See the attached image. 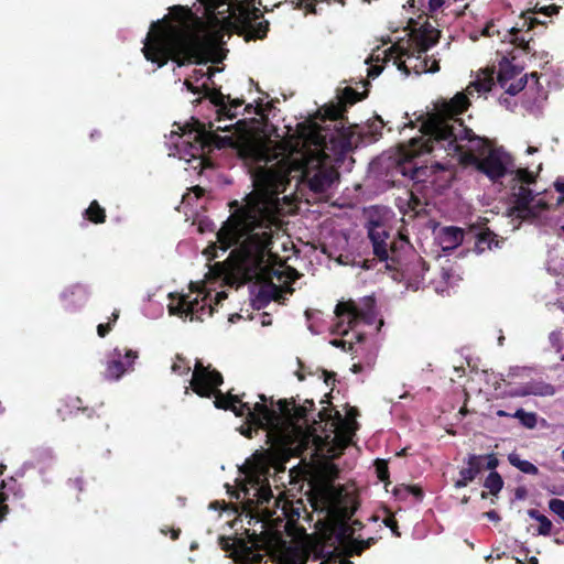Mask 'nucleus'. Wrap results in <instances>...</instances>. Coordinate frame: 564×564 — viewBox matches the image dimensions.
Segmentation results:
<instances>
[{
	"label": "nucleus",
	"mask_w": 564,
	"mask_h": 564,
	"mask_svg": "<svg viewBox=\"0 0 564 564\" xmlns=\"http://www.w3.org/2000/svg\"><path fill=\"white\" fill-rule=\"evenodd\" d=\"M290 169L281 163L260 167L253 175L254 192L246 197V204L236 210L217 232L223 251L232 246L249 279L258 276L267 268L271 252L272 226L280 209L279 195L291 183Z\"/></svg>",
	"instance_id": "nucleus-1"
},
{
	"label": "nucleus",
	"mask_w": 564,
	"mask_h": 564,
	"mask_svg": "<svg viewBox=\"0 0 564 564\" xmlns=\"http://www.w3.org/2000/svg\"><path fill=\"white\" fill-rule=\"evenodd\" d=\"M470 106L469 98L464 93H457L448 101L442 102L434 113L423 121L420 131L422 135L412 138L400 148L404 161L411 162L416 156L443 150L446 155H458L463 166H475L478 171L479 158L476 152L484 153L487 140L474 133L464 124L459 115Z\"/></svg>",
	"instance_id": "nucleus-2"
},
{
	"label": "nucleus",
	"mask_w": 564,
	"mask_h": 564,
	"mask_svg": "<svg viewBox=\"0 0 564 564\" xmlns=\"http://www.w3.org/2000/svg\"><path fill=\"white\" fill-rule=\"evenodd\" d=\"M366 96V93L345 87L338 96L337 104L326 105L316 112L322 123H310L306 140L334 155H344L349 152L352 148L354 132L350 127H346L345 113L349 106L362 100Z\"/></svg>",
	"instance_id": "nucleus-3"
},
{
	"label": "nucleus",
	"mask_w": 564,
	"mask_h": 564,
	"mask_svg": "<svg viewBox=\"0 0 564 564\" xmlns=\"http://www.w3.org/2000/svg\"><path fill=\"white\" fill-rule=\"evenodd\" d=\"M367 232L373 254L386 262L387 270L395 272L394 280H405L409 284H419L424 280L429 265L422 257L412 251L405 236L399 234L398 238H391L390 229L380 220H369Z\"/></svg>",
	"instance_id": "nucleus-4"
},
{
	"label": "nucleus",
	"mask_w": 564,
	"mask_h": 564,
	"mask_svg": "<svg viewBox=\"0 0 564 564\" xmlns=\"http://www.w3.org/2000/svg\"><path fill=\"white\" fill-rule=\"evenodd\" d=\"M144 57L163 67L169 59L183 66L202 53V42L183 26L172 24L167 15L151 24L142 48Z\"/></svg>",
	"instance_id": "nucleus-5"
},
{
	"label": "nucleus",
	"mask_w": 564,
	"mask_h": 564,
	"mask_svg": "<svg viewBox=\"0 0 564 564\" xmlns=\"http://www.w3.org/2000/svg\"><path fill=\"white\" fill-rule=\"evenodd\" d=\"M243 416H246V421L239 427L241 435L252 438L259 431H265V443L269 445L265 455L269 460L288 457L293 444V436L285 433L275 409H270L262 403H254L253 406L249 405V411H246Z\"/></svg>",
	"instance_id": "nucleus-6"
},
{
	"label": "nucleus",
	"mask_w": 564,
	"mask_h": 564,
	"mask_svg": "<svg viewBox=\"0 0 564 564\" xmlns=\"http://www.w3.org/2000/svg\"><path fill=\"white\" fill-rule=\"evenodd\" d=\"M224 383L223 375L212 368L210 365L204 366L200 360H196L191 389L202 398L215 397L214 404L217 409L231 411L236 416H243L249 411V402H243L242 397L231 392L223 393L219 387Z\"/></svg>",
	"instance_id": "nucleus-7"
},
{
	"label": "nucleus",
	"mask_w": 564,
	"mask_h": 564,
	"mask_svg": "<svg viewBox=\"0 0 564 564\" xmlns=\"http://www.w3.org/2000/svg\"><path fill=\"white\" fill-rule=\"evenodd\" d=\"M252 2L253 0L237 1L230 15L225 19L226 25L246 41L262 40L269 32V22L258 21L263 14Z\"/></svg>",
	"instance_id": "nucleus-8"
},
{
	"label": "nucleus",
	"mask_w": 564,
	"mask_h": 564,
	"mask_svg": "<svg viewBox=\"0 0 564 564\" xmlns=\"http://www.w3.org/2000/svg\"><path fill=\"white\" fill-rule=\"evenodd\" d=\"M276 414L284 427L285 433L292 435V429L300 422L307 423L308 413L315 410L312 399H306L303 404H297L295 398L280 399L276 401Z\"/></svg>",
	"instance_id": "nucleus-9"
},
{
	"label": "nucleus",
	"mask_w": 564,
	"mask_h": 564,
	"mask_svg": "<svg viewBox=\"0 0 564 564\" xmlns=\"http://www.w3.org/2000/svg\"><path fill=\"white\" fill-rule=\"evenodd\" d=\"M335 315L338 323L335 326V332L340 335H347L350 328H354L359 322L370 324L372 322V313L370 310H362L349 300L346 302H338L335 307Z\"/></svg>",
	"instance_id": "nucleus-10"
},
{
	"label": "nucleus",
	"mask_w": 564,
	"mask_h": 564,
	"mask_svg": "<svg viewBox=\"0 0 564 564\" xmlns=\"http://www.w3.org/2000/svg\"><path fill=\"white\" fill-rule=\"evenodd\" d=\"M523 68L512 64V62L503 56L499 62V70L497 75L498 85L505 89L510 96H516L528 84V75L521 76Z\"/></svg>",
	"instance_id": "nucleus-11"
},
{
	"label": "nucleus",
	"mask_w": 564,
	"mask_h": 564,
	"mask_svg": "<svg viewBox=\"0 0 564 564\" xmlns=\"http://www.w3.org/2000/svg\"><path fill=\"white\" fill-rule=\"evenodd\" d=\"M182 138L184 139L183 143L189 145L187 153L193 158L200 156L206 149L214 145L219 148L220 137L207 130L205 124L197 120L194 122V129L184 132Z\"/></svg>",
	"instance_id": "nucleus-12"
},
{
	"label": "nucleus",
	"mask_w": 564,
	"mask_h": 564,
	"mask_svg": "<svg viewBox=\"0 0 564 564\" xmlns=\"http://www.w3.org/2000/svg\"><path fill=\"white\" fill-rule=\"evenodd\" d=\"M139 357L138 351L116 347L107 356L104 377L107 380H119L126 372L133 370L135 359Z\"/></svg>",
	"instance_id": "nucleus-13"
},
{
	"label": "nucleus",
	"mask_w": 564,
	"mask_h": 564,
	"mask_svg": "<svg viewBox=\"0 0 564 564\" xmlns=\"http://www.w3.org/2000/svg\"><path fill=\"white\" fill-rule=\"evenodd\" d=\"M466 463H467V467L460 469V471H459L460 478L455 481L456 488L466 487L470 481H473L477 477V475L484 468H487L489 470L495 469L498 466L499 460L495 454H488V455L470 454V455H468Z\"/></svg>",
	"instance_id": "nucleus-14"
},
{
	"label": "nucleus",
	"mask_w": 564,
	"mask_h": 564,
	"mask_svg": "<svg viewBox=\"0 0 564 564\" xmlns=\"http://www.w3.org/2000/svg\"><path fill=\"white\" fill-rule=\"evenodd\" d=\"M170 299L177 300V303H170L169 304V313L171 315H177V316H189L191 319H199L202 321L199 313L205 311L207 304H200V301L198 297L191 299L189 294H180L175 295L173 293L170 294ZM215 307L212 304H208V315L212 316L214 313Z\"/></svg>",
	"instance_id": "nucleus-15"
},
{
	"label": "nucleus",
	"mask_w": 564,
	"mask_h": 564,
	"mask_svg": "<svg viewBox=\"0 0 564 564\" xmlns=\"http://www.w3.org/2000/svg\"><path fill=\"white\" fill-rule=\"evenodd\" d=\"M512 189L511 197L513 205L511 207V215L522 220H533L538 218V213L534 210V207H531V203L534 198L532 189L524 185H513Z\"/></svg>",
	"instance_id": "nucleus-16"
},
{
	"label": "nucleus",
	"mask_w": 564,
	"mask_h": 564,
	"mask_svg": "<svg viewBox=\"0 0 564 564\" xmlns=\"http://www.w3.org/2000/svg\"><path fill=\"white\" fill-rule=\"evenodd\" d=\"M205 90V98H208L212 104L218 107V115L234 119L237 116V109L245 104L242 98H231L229 95H224L219 88H210L209 85L203 86Z\"/></svg>",
	"instance_id": "nucleus-17"
},
{
	"label": "nucleus",
	"mask_w": 564,
	"mask_h": 564,
	"mask_svg": "<svg viewBox=\"0 0 564 564\" xmlns=\"http://www.w3.org/2000/svg\"><path fill=\"white\" fill-rule=\"evenodd\" d=\"M251 488L245 487L242 489L245 498L250 502H256L258 506H264L273 498L270 484L265 477L256 476L250 477Z\"/></svg>",
	"instance_id": "nucleus-18"
},
{
	"label": "nucleus",
	"mask_w": 564,
	"mask_h": 564,
	"mask_svg": "<svg viewBox=\"0 0 564 564\" xmlns=\"http://www.w3.org/2000/svg\"><path fill=\"white\" fill-rule=\"evenodd\" d=\"M506 163L502 161L499 152L495 149L488 151L485 158H481L478 172L485 174L490 181L496 182L507 174Z\"/></svg>",
	"instance_id": "nucleus-19"
},
{
	"label": "nucleus",
	"mask_w": 564,
	"mask_h": 564,
	"mask_svg": "<svg viewBox=\"0 0 564 564\" xmlns=\"http://www.w3.org/2000/svg\"><path fill=\"white\" fill-rule=\"evenodd\" d=\"M80 413L91 419L95 415V410L84 404L83 399L79 397L68 395L61 401V405L57 408V414L63 421Z\"/></svg>",
	"instance_id": "nucleus-20"
},
{
	"label": "nucleus",
	"mask_w": 564,
	"mask_h": 564,
	"mask_svg": "<svg viewBox=\"0 0 564 564\" xmlns=\"http://www.w3.org/2000/svg\"><path fill=\"white\" fill-rule=\"evenodd\" d=\"M469 234L475 238V251L477 253H482L485 251L492 250L494 248H501L505 243V239L498 238V236L489 228L476 230L475 227H471L469 229Z\"/></svg>",
	"instance_id": "nucleus-21"
},
{
	"label": "nucleus",
	"mask_w": 564,
	"mask_h": 564,
	"mask_svg": "<svg viewBox=\"0 0 564 564\" xmlns=\"http://www.w3.org/2000/svg\"><path fill=\"white\" fill-rule=\"evenodd\" d=\"M338 176V172L334 169H319L310 178V188L315 193H323L333 185Z\"/></svg>",
	"instance_id": "nucleus-22"
},
{
	"label": "nucleus",
	"mask_w": 564,
	"mask_h": 564,
	"mask_svg": "<svg viewBox=\"0 0 564 564\" xmlns=\"http://www.w3.org/2000/svg\"><path fill=\"white\" fill-rule=\"evenodd\" d=\"M7 466L1 464L0 465V476L6 470ZM17 485V481L14 478H10L9 481L1 480L0 481V522L3 521L9 513V506L7 503L9 499V492L13 490V486Z\"/></svg>",
	"instance_id": "nucleus-23"
},
{
	"label": "nucleus",
	"mask_w": 564,
	"mask_h": 564,
	"mask_svg": "<svg viewBox=\"0 0 564 564\" xmlns=\"http://www.w3.org/2000/svg\"><path fill=\"white\" fill-rule=\"evenodd\" d=\"M437 41L438 39L433 34V32L421 33L415 37L413 53L412 55H408V58L413 57L414 53H416L417 55L415 56V59H420L422 55H425L426 52L437 43Z\"/></svg>",
	"instance_id": "nucleus-24"
},
{
	"label": "nucleus",
	"mask_w": 564,
	"mask_h": 564,
	"mask_svg": "<svg viewBox=\"0 0 564 564\" xmlns=\"http://www.w3.org/2000/svg\"><path fill=\"white\" fill-rule=\"evenodd\" d=\"M377 542L375 538H368L367 540H350L346 543L344 552L347 556H359L364 551L371 547Z\"/></svg>",
	"instance_id": "nucleus-25"
},
{
	"label": "nucleus",
	"mask_w": 564,
	"mask_h": 564,
	"mask_svg": "<svg viewBox=\"0 0 564 564\" xmlns=\"http://www.w3.org/2000/svg\"><path fill=\"white\" fill-rule=\"evenodd\" d=\"M464 235L463 229L454 226L445 227L442 230V239L443 242L447 243L446 248L459 246L464 241Z\"/></svg>",
	"instance_id": "nucleus-26"
},
{
	"label": "nucleus",
	"mask_w": 564,
	"mask_h": 564,
	"mask_svg": "<svg viewBox=\"0 0 564 564\" xmlns=\"http://www.w3.org/2000/svg\"><path fill=\"white\" fill-rule=\"evenodd\" d=\"M84 217L93 224H104L106 221V210L97 200H93L85 209Z\"/></svg>",
	"instance_id": "nucleus-27"
},
{
	"label": "nucleus",
	"mask_w": 564,
	"mask_h": 564,
	"mask_svg": "<svg viewBox=\"0 0 564 564\" xmlns=\"http://www.w3.org/2000/svg\"><path fill=\"white\" fill-rule=\"evenodd\" d=\"M362 528H364V524L359 520H354L351 525H347V524L343 523L337 533V539L339 541V544L345 547V545L348 541L355 540L352 538L355 531L361 530Z\"/></svg>",
	"instance_id": "nucleus-28"
},
{
	"label": "nucleus",
	"mask_w": 564,
	"mask_h": 564,
	"mask_svg": "<svg viewBox=\"0 0 564 564\" xmlns=\"http://www.w3.org/2000/svg\"><path fill=\"white\" fill-rule=\"evenodd\" d=\"M508 460H509L510 465L518 468L520 471H522L524 474H528V475H538L539 474V469L534 464H532L529 460L521 459V457L516 453L509 454Z\"/></svg>",
	"instance_id": "nucleus-29"
},
{
	"label": "nucleus",
	"mask_w": 564,
	"mask_h": 564,
	"mask_svg": "<svg viewBox=\"0 0 564 564\" xmlns=\"http://www.w3.org/2000/svg\"><path fill=\"white\" fill-rule=\"evenodd\" d=\"M416 62H419V64L413 65L416 74L437 73L440 70V62L434 57H429L426 54L422 55Z\"/></svg>",
	"instance_id": "nucleus-30"
},
{
	"label": "nucleus",
	"mask_w": 564,
	"mask_h": 564,
	"mask_svg": "<svg viewBox=\"0 0 564 564\" xmlns=\"http://www.w3.org/2000/svg\"><path fill=\"white\" fill-rule=\"evenodd\" d=\"M393 495L399 499H405L409 495H412L416 500L421 501L424 497V491L417 485H400L393 489Z\"/></svg>",
	"instance_id": "nucleus-31"
},
{
	"label": "nucleus",
	"mask_w": 564,
	"mask_h": 564,
	"mask_svg": "<svg viewBox=\"0 0 564 564\" xmlns=\"http://www.w3.org/2000/svg\"><path fill=\"white\" fill-rule=\"evenodd\" d=\"M259 300H263L265 303L270 301H281L283 299L282 290L279 285L274 284L273 282H269L264 286L260 289L259 292Z\"/></svg>",
	"instance_id": "nucleus-32"
},
{
	"label": "nucleus",
	"mask_w": 564,
	"mask_h": 564,
	"mask_svg": "<svg viewBox=\"0 0 564 564\" xmlns=\"http://www.w3.org/2000/svg\"><path fill=\"white\" fill-rule=\"evenodd\" d=\"M525 31V29H522V25L518 24L517 26L511 28L510 34H511V43H513L516 46L520 47L524 53H530V41L532 37L525 39L523 35H520L521 32Z\"/></svg>",
	"instance_id": "nucleus-33"
},
{
	"label": "nucleus",
	"mask_w": 564,
	"mask_h": 564,
	"mask_svg": "<svg viewBox=\"0 0 564 564\" xmlns=\"http://www.w3.org/2000/svg\"><path fill=\"white\" fill-rule=\"evenodd\" d=\"M484 487L489 490V494L496 496L503 487V479L499 473L492 469L485 479Z\"/></svg>",
	"instance_id": "nucleus-34"
},
{
	"label": "nucleus",
	"mask_w": 564,
	"mask_h": 564,
	"mask_svg": "<svg viewBox=\"0 0 564 564\" xmlns=\"http://www.w3.org/2000/svg\"><path fill=\"white\" fill-rule=\"evenodd\" d=\"M384 122L380 116H375L367 124L365 135H369L371 141H377L382 135Z\"/></svg>",
	"instance_id": "nucleus-35"
},
{
	"label": "nucleus",
	"mask_w": 564,
	"mask_h": 564,
	"mask_svg": "<svg viewBox=\"0 0 564 564\" xmlns=\"http://www.w3.org/2000/svg\"><path fill=\"white\" fill-rule=\"evenodd\" d=\"M525 386L530 392V395L533 394V395L544 397V395H552L555 392V389L552 384L545 383L543 381H532V382H528Z\"/></svg>",
	"instance_id": "nucleus-36"
},
{
	"label": "nucleus",
	"mask_w": 564,
	"mask_h": 564,
	"mask_svg": "<svg viewBox=\"0 0 564 564\" xmlns=\"http://www.w3.org/2000/svg\"><path fill=\"white\" fill-rule=\"evenodd\" d=\"M512 417H516L527 429H534L538 422V415L534 412H525L523 409H518Z\"/></svg>",
	"instance_id": "nucleus-37"
},
{
	"label": "nucleus",
	"mask_w": 564,
	"mask_h": 564,
	"mask_svg": "<svg viewBox=\"0 0 564 564\" xmlns=\"http://www.w3.org/2000/svg\"><path fill=\"white\" fill-rule=\"evenodd\" d=\"M513 182L519 183V185L529 186L531 184H534L536 182V174L529 171L527 167H519L514 172V178Z\"/></svg>",
	"instance_id": "nucleus-38"
},
{
	"label": "nucleus",
	"mask_w": 564,
	"mask_h": 564,
	"mask_svg": "<svg viewBox=\"0 0 564 564\" xmlns=\"http://www.w3.org/2000/svg\"><path fill=\"white\" fill-rule=\"evenodd\" d=\"M535 13H532L531 10L525 11L521 15V25L522 29H525V32L534 29L536 25H545L546 23L544 21L539 20L534 17Z\"/></svg>",
	"instance_id": "nucleus-39"
},
{
	"label": "nucleus",
	"mask_w": 564,
	"mask_h": 564,
	"mask_svg": "<svg viewBox=\"0 0 564 564\" xmlns=\"http://www.w3.org/2000/svg\"><path fill=\"white\" fill-rule=\"evenodd\" d=\"M236 554L240 557L248 558L250 555H253L254 562H260L262 560V555L253 554L252 549L247 545V543L242 540H239L236 544Z\"/></svg>",
	"instance_id": "nucleus-40"
},
{
	"label": "nucleus",
	"mask_w": 564,
	"mask_h": 564,
	"mask_svg": "<svg viewBox=\"0 0 564 564\" xmlns=\"http://www.w3.org/2000/svg\"><path fill=\"white\" fill-rule=\"evenodd\" d=\"M377 477L380 481L384 482L386 486L390 484L389 477V467L388 463L384 459H376L375 462Z\"/></svg>",
	"instance_id": "nucleus-41"
},
{
	"label": "nucleus",
	"mask_w": 564,
	"mask_h": 564,
	"mask_svg": "<svg viewBox=\"0 0 564 564\" xmlns=\"http://www.w3.org/2000/svg\"><path fill=\"white\" fill-rule=\"evenodd\" d=\"M408 207L415 215H420L425 212V203L413 192H409Z\"/></svg>",
	"instance_id": "nucleus-42"
},
{
	"label": "nucleus",
	"mask_w": 564,
	"mask_h": 564,
	"mask_svg": "<svg viewBox=\"0 0 564 564\" xmlns=\"http://www.w3.org/2000/svg\"><path fill=\"white\" fill-rule=\"evenodd\" d=\"M495 85L494 72L489 73L484 79H479L475 83V87L478 91H490Z\"/></svg>",
	"instance_id": "nucleus-43"
},
{
	"label": "nucleus",
	"mask_w": 564,
	"mask_h": 564,
	"mask_svg": "<svg viewBox=\"0 0 564 564\" xmlns=\"http://www.w3.org/2000/svg\"><path fill=\"white\" fill-rule=\"evenodd\" d=\"M536 521H539L538 533L541 535H550L553 527L550 519L543 514L536 517Z\"/></svg>",
	"instance_id": "nucleus-44"
},
{
	"label": "nucleus",
	"mask_w": 564,
	"mask_h": 564,
	"mask_svg": "<svg viewBox=\"0 0 564 564\" xmlns=\"http://www.w3.org/2000/svg\"><path fill=\"white\" fill-rule=\"evenodd\" d=\"M172 370L178 375H187L191 370L189 366L186 364L185 358L177 356L176 361L172 366Z\"/></svg>",
	"instance_id": "nucleus-45"
},
{
	"label": "nucleus",
	"mask_w": 564,
	"mask_h": 564,
	"mask_svg": "<svg viewBox=\"0 0 564 564\" xmlns=\"http://www.w3.org/2000/svg\"><path fill=\"white\" fill-rule=\"evenodd\" d=\"M170 11L174 19L177 21H184L191 13V10L183 6H174L170 9Z\"/></svg>",
	"instance_id": "nucleus-46"
},
{
	"label": "nucleus",
	"mask_w": 564,
	"mask_h": 564,
	"mask_svg": "<svg viewBox=\"0 0 564 564\" xmlns=\"http://www.w3.org/2000/svg\"><path fill=\"white\" fill-rule=\"evenodd\" d=\"M561 7H557L555 4H551V6H543V7H538V4L531 10L532 13H541L545 17H552L553 14H556L558 13V10H560Z\"/></svg>",
	"instance_id": "nucleus-47"
},
{
	"label": "nucleus",
	"mask_w": 564,
	"mask_h": 564,
	"mask_svg": "<svg viewBox=\"0 0 564 564\" xmlns=\"http://www.w3.org/2000/svg\"><path fill=\"white\" fill-rule=\"evenodd\" d=\"M550 510L564 521V500L551 499L549 502Z\"/></svg>",
	"instance_id": "nucleus-48"
},
{
	"label": "nucleus",
	"mask_w": 564,
	"mask_h": 564,
	"mask_svg": "<svg viewBox=\"0 0 564 564\" xmlns=\"http://www.w3.org/2000/svg\"><path fill=\"white\" fill-rule=\"evenodd\" d=\"M330 421H333V425L336 429L343 427L348 430V425H350V423L340 414V412L334 409L332 412Z\"/></svg>",
	"instance_id": "nucleus-49"
},
{
	"label": "nucleus",
	"mask_w": 564,
	"mask_h": 564,
	"mask_svg": "<svg viewBox=\"0 0 564 564\" xmlns=\"http://www.w3.org/2000/svg\"><path fill=\"white\" fill-rule=\"evenodd\" d=\"M192 194L194 195V198L197 200L205 195V189L199 185L191 187L189 193L183 196V202L191 204Z\"/></svg>",
	"instance_id": "nucleus-50"
},
{
	"label": "nucleus",
	"mask_w": 564,
	"mask_h": 564,
	"mask_svg": "<svg viewBox=\"0 0 564 564\" xmlns=\"http://www.w3.org/2000/svg\"><path fill=\"white\" fill-rule=\"evenodd\" d=\"M358 414L359 411L357 408L347 405L346 420L350 423V425H348V430H355L357 426V423L354 420Z\"/></svg>",
	"instance_id": "nucleus-51"
},
{
	"label": "nucleus",
	"mask_w": 564,
	"mask_h": 564,
	"mask_svg": "<svg viewBox=\"0 0 564 564\" xmlns=\"http://www.w3.org/2000/svg\"><path fill=\"white\" fill-rule=\"evenodd\" d=\"M383 523L386 527L390 528L392 533L395 536H400L401 533L399 531L398 521L393 514H389L384 520Z\"/></svg>",
	"instance_id": "nucleus-52"
},
{
	"label": "nucleus",
	"mask_w": 564,
	"mask_h": 564,
	"mask_svg": "<svg viewBox=\"0 0 564 564\" xmlns=\"http://www.w3.org/2000/svg\"><path fill=\"white\" fill-rule=\"evenodd\" d=\"M216 72H217V69L215 67L209 66L206 72H204L203 69H195L194 70V76H195L196 80H199L204 76H207V78L209 80H212V78H213V76L215 75Z\"/></svg>",
	"instance_id": "nucleus-53"
},
{
	"label": "nucleus",
	"mask_w": 564,
	"mask_h": 564,
	"mask_svg": "<svg viewBox=\"0 0 564 564\" xmlns=\"http://www.w3.org/2000/svg\"><path fill=\"white\" fill-rule=\"evenodd\" d=\"M184 85L193 94H198V95L202 94L205 97V90H204L203 86L207 85L206 83H204L200 87H198V86H195L194 84H192L188 79H185Z\"/></svg>",
	"instance_id": "nucleus-54"
},
{
	"label": "nucleus",
	"mask_w": 564,
	"mask_h": 564,
	"mask_svg": "<svg viewBox=\"0 0 564 564\" xmlns=\"http://www.w3.org/2000/svg\"><path fill=\"white\" fill-rule=\"evenodd\" d=\"M111 329H112L111 323L99 324L97 326V334L99 337L104 338L111 332Z\"/></svg>",
	"instance_id": "nucleus-55"
},
{
	"label": "nucleus",
	"mask_w": 564,
	"mask_h": 564,
	"mask_svg": "<svg viewBox=\"0 0 564 564\" xmlns=\"http://www.w3.org/2000/svg\"><path fill=\"white\" fill-rule=\"evenodd\" d=\"M334 347L341 348L343 350H351L352 344L343 339H334L330 341Z\"/></svg>",
	"instance_id": "nucleus-56"
},
{
	"label": "nucleus",
	"mask_w": 564,
	"mask_h": 564,
	"mask_svg": "<svg viewBox=\"0 0 564 564\" xmlns=\"http://www.w3.org/2000/svg\"><path fill=\"white\" fill-rule=\"evenodd\" d=\"M332 412H333V409L332 408H327V406H324L318 413V417L322 422H328L330 421V417H332Z\"/></svg>",
	"instance_id": "nucleus-57"
},
{
	"label": "nucleus",
	"mask_w": 564,
	"mask_h": 564,
	"mask_svg": "<svg viewBox=\"0 0 564 564\" xmlns=\"http://www.w3.org/2000/svg\"><path fill=\"white\" fill-rule=\"evenodd\" d=\"M259 403L268 405L270 409H278L276 402L273 397L268 398L265 394H259Z\"/></svg>",
	"instance_id": "nucleus-58"
},
{
	"label": "nucleus",
	"mask_w": 564,
	"mask_h": 564,
	"mask_svg": "<svg viewBox=\"0 0 564 564\" xmlns=\"http://www.w3.org/2000/svg\"><path fill=\"white\" fill-rule=\"evenodd\" d=\"M445 3V0H429V11L430 12H436L438 9H441Z\"/></svg>",
	"instance_id": "nucleus-59"
},
{
	"label": "nucleus",
	"mask_w": 564,
	"mask_h": 564,
	"mask_svg": "<svg viewBox=\"0 0 564 564\" xmlns=\"http://www.w3.org/2000/svg\"><path fill=\"white\" fill-rule=\"evenodd\" d=\"M511 397H527L530 395L529 390L527 389V386H521L519 388H516L513 391L510 392Z\"/></svg>",
	"instance_id": "nucleus-60"
},
{
	"label": "nucleus",
	"mask_w": 564,
	"mask_h": 564,
	"mask_svg": "<svg viewBox=\"0 0 564 564\" xmlns=\"http://www.w3.org/2000/svg\"><path fill=\"white\" fill-rule=\"evenodd\" d=\"M324 381L326 384L335 382L336 373L327 370H323Z\"/></svg>",
	"instance_id": "nucleus-61"
},
{
	"label": "nucleus",
	"mask_w": 564,
	"mask_h": 564,
	"mask_svg": "<svg viewBox=\"0 0 564 564\" xmlns=\"http://www.w3.org/2000/svg\"><path fill=\"white\" fill-rule=\"evenodd\" d=\"M381 72H382L381 66H377V65L370 66L368 68V76L375 78V77L379 76Z\"/></svg>",
	"instance_id": "nucleus-62"
},
{
	"label": "nucleus",
	"mask_w": 564,
	"mask_h": 564,
	"mask_svg": "<svg viewBox=\"0 0 564 564\" xmlns=\"http://www.w3.org/2000/svg\"><path fill=\"white\" fill-rule=\"evenodd\" d=\"M394 64H397L398 69H400V70L404 72V74H405V75H409V74H410V70H409V68H408V66H406L405 62H404V61H402L400 57H399V58H397V59L394 61Z\"/></svg>",
	"instance_id": "nucleus-63"
},
{
	"label": "nucleus",
	"mask_w": 564,
	"mask_h": 564,
	"mask_svg": "<svg viewBox=\"0 0 564 564\" xmlns=\"http://www.w3.org/2000/svg\"><path fill=\"white\" fill-rule=\"evenodd\" d=\"M554 187H555L556 192L563 194V198H564V180H556L554 183Z\"/></svg>",
	"instance_id": "nucleus-64"
}]
</instances>
